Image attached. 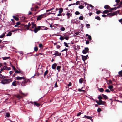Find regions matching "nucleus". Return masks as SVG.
Wrapping results in <instances>:
<instances>
[{
	"label": "nucleus",
	"instance_id": "nucleus-1",
	"mask_svg": "<svg viewBox=\"0 0 122 122\" xmlns=\"http://www.w3.org/2000/svg\"><path fill=\"white\" fill-rule=\"evenodd\" d=\"M12 80L11 79H3L1 80V83L3 84H8L10 82H11Z\"/></svg>",
	"mask_w": 122,
	"mask_h": 122
},
{
	"label": "nucleus",
	"instance_id": "nucleus-2",
	"mask_svg": "<svg viewBox=\"0 0 122 122\" xmlns=\"http://www.w3.org/2000/svg\"><path fill=\"white\" fill-rule=\"evenodd\" d=\"M31 28L30 29H29L28 30H31L32 31H34L35 33H36L39 30H40L41 28L40 26H38L37 28H35L34 30L31 29Z\"/></svg>",
	"mask_w": 122,
	"mask_h": 122
},
{
	"label": "nucleus",
	"instance_id": "nucleus-3",
	"mask_svg": "<svg viewBox=\"0 0 122 122\" xmlns=\"http://www.w3.org/2000/svg\"><path fill=\"white\" fill-rule=\"evenodd\" d=\"M46 17V13H44L43 14H42L38 16L37 18V20H39L45 17Z\"/></svg>",
	"mask_w": 122,
	"mask_h": 122
},
{
	"label": "nucleus",
	"instance_id": "nucleus-4",
	"mask_svg": "<svg viewBox=\"0 0 122 122\" xmlns=\"http://www.w3.org/2000/svg\"><path fill=\"white\" fill-rule=\"evenodd\" d=\"M30 81L29 79L26 80L25 78L24 79V81H22L21 83V85L22 86H25V84L27 83L28 82Z\"/></svg>",
	"mask_w": 122,
	"mask_h": 122
},
{
	"label": "nucleus",
	"instance_id": "nucleus-5",
	"mask_svg": "<svg viewBox=\"0 0 122 122\" xmlns=\"http://www.w3.org/2000/svg\"><path fill=\"white\" fill-rule=\"evenodd\" d=\"M117 11L113 12V13H110L108 14L107 15L109 16V17L112 16L117 14Z\"/></svg>",
	"mask_w": 122,
	"mask_h": 122
},
{
	"label": "nucleus",
	"instance_id": "nucleus-6",
	"mask_svg": "<svg viewBox=\"0 0 122 122\" xmlns=\"http://www.w3.org/2000/svg\"><path fill=\"white\" fill-rule=\"evenodd\" d=\"M89 48L88 47H86L82 51V52L84 54H86L89 52Z\"/></svg>",
	"mask_w": 122,
	"mask_h": 122
},
{
	"label": "nucleus",
	"instance_id": "nucleus-7",
	"mask_svg": "<svg viewBox=\"0 0 122 122\" xmlns=\"http://www.w3.org/2000/svg\"><path fill=\"white\" fill-rule=\"evenodd\" d=\"M81 56L82 57V59L84 62H85L86 60L88 58V55L86 56H83L82 55Z\"/></svg>",
	"mask_w": 122,
	"mask_h": 122
},
{
	"label": "nucleus",
	"instance_id": "nucleus-8",
	"mask_svg": "<svg viewBox=\"0 0 122 122\" xmlns=\"http://www.w3.org/2000/svg\"><path fill=\"white\" fill-rule=\"evenodd\" d=\"M31 24L29 22L28 25H25L24 26L26 28L27 30H29V27L31 26Z\"/></svg>",
	"mask_w": 122,
	"mask_h": 122
},
{
	"label": "nucleus",
	"instance_id": "nucleus-9",
	"mask_svg": "<svg viewBox=\"0 0 122 122\" xmlns=\"http://www.w3.org/2000/svg\"><path fill=\"white\" fill-rule=\"evenodd\" d=\"M55 52L53 54L56 56H61V53H59L58 51H55Z\"/></svg>",
	"mask_w": 122,
	"mask_h": 122
},
{
	"label": "nucleus",
	"instance_id": "nucleus-10",
	"mask_svg": "<svg viewBox=\"0 0 122 122\" xmlns=\"http://www.w3.org/2000/svg\"><path fill=\"white\" fill-rule=\"evenodd\" d=\"M57 66V64L56 63H54L53 64L52 66V68L53 69H55L56 68V67Z\"/></svg>",
	"mask_w": 122,
	"mask_h": 122
},
{
	"label": "nucleus",
	"instance_id": "nucleus-11",
	"mask_svg": "<svg viewBox=\"0 0 122 122\" xmlns=\"http://www.w3.org/2000/svg\"><path fill=\"white\" fill-rule=\"evenodd\" d=\"M92 117H91L90 116H87L86 115H85L84 117H83V118H87L88 119L91 120V119L92 118Z\"/></svg>",
	"mask_w": 122,
	"mask_h": 122
},
{
	"label": "nucleus",
	"instance_id": "nucleus-12",
	"mask_svg": "<svg viewBox=\"0 0 122 122\" xmlns=\"http://www.w3.org/2000/svg\"><path fill=\"white\" fill-rule=\"evenodd\" d=\"M31 24H32V26L31 27V28L33 29L34 28V27H37H37L36 26V25L33 22H32L31 23Z\"/></svg>",
	"mask_w": 122,
	"mask_h": 122
},
{
	"label": "nucleus",
	"instance_id": "nucleus-13",
	"mask_svg": "<svg viewBox=\"0 0 122 122\" xmlns=\"http://www.w3.org/2000/svg\"><path fill=\"white\" fill-rule=\"evenodd\" d=\"M102 95L105 99H108V97L105 95L102 94Z\"/></svg>",
	"mask_w": 122,
	"mask_h": 122
},
{
	"label": "nucleus",
	"instance_id": "nucleus-14",
	"mask_svg": "<svg viewBox=\"0 0 122 122\" xmlns=\"http://www.w3.org/2000/svg\"><path fill=\"white\" fill-rule=\"evenodd\" d=\"M104 8L106 9H110V6L108 5H106L104 6Z\"/></svg>",
	"mask_w": 122,
	"mask_h": 122
},
{
	"label": "nucleus",
	"instance_id": "nucleus-15",
	"mask_svg": "<svg viewBox=\"0 0 122 122\" xmlns=\"http://www.w3.org/2000/svg\"><path fill=\"white\" fill-rule=\"evenodd\" d=\"M59 13L61 14L63 12V9L62 8H59Z\"/></svg>",
	"mask_w": 122,
	"mask_h": 122
},
{
	"label": "nucleus",
	"instance_id": "nucleus-16",
	"mask_svg": "<svg viewBox=\"0 0 122 122\" xmlns=\"http://www.w3.org/2000/svg\"><path fill=\"white\" fill-rule=\"evenodd\" d=\"M110 12V10H105L103 11L102 12V13L103 14H107Z\"/></svg>",
	"mask_w": 122,
	"mask_h": 122
},
{
	"label": "nucleus",
	"instance_id": "nucleus-17",
	"mask_svg": "<svg viewBox=\"0 0 122 122\" xmlns=\"http://www.w3.org/2000/svg\"><path fill=\"white\" fill-rule=\"evenodd\" d=\"M34 105L38 107H39L40 105V104H39L36 102H34Z\"/></svg>",
	"mask_w": 122,
	"mask_h": 122
},
{
	"label": "nucleus",
	"instance_id": "nucleus-18",
	"mask_svg": "<svg viewBox=\"0 0 122 122\" xmlns=\"http://www.w3.org/2000/svg\"><path fill=\"white\" fill-rule=\"evenodd\" d=\"M21 23L20 22H18L16 23V25H15L14 27H19L18 26V25L20 24Z\"/></svg>",
	"mask_w": 122,
	"mask_h": 122
},
{
	"label": "nucleus",
	"instance_id": "nucleus-19",
	"mask_svg": "<svg viewBox=\"0 0 122 122\" xmlns=\"http://www.w3.org/2000/svg\"><path fill=\"white\" fill-rule=\"evenodd\" d=\"M13 17L16 21H18L19 20V19L16 16H13Z\"/></svg>",
	"mask_w": 122,
	"mask_h": 122
},
{
	"label": "nucleus",
	"instance_id": "nucleus-20",
	"mask_svg": "<svg viewBox=\"0 0 122 122\" xmlns=\"http://www.w3.org/2000/svg\"><path fill=\"white\" fill-rule=\"evenodd\" d=\"M116 7H115L114 8H111L110 9V10L111 11L112 10H116Z\"/></svg>",
	"mask_w": 122,
	"mask_h": 122
},
{
	"label": "nucleus",
	"instance_id": "nucleus-21",
	"mask_svg": "<svg viewBox=\"0 0 122 122\" xmlns=\"http://www.w3.org/2000/svg\"><path fill=\"white\" fill-rule=\"evenodd\" d=\"M61 68V66H57V68L56 69L57 70H58V72H59L60 71V68Z\"/></svg>",
	"mask_w": 122,
	"mask_h": 122
},
{
	"label": "nucleus",
	"instance_id": "nucleus-22",
	"mask_svg": "<svg viewBox=\"0 0 122 122\" xmlns=\"http://www.w3.org/2000/svg\"><path fill=\"white\" fill-rule=\"evenodd\" d=\"M10 57H3L2 58L3 60H6L9 59H10Z\"/></svg>",
	"mask_w": 122,
	"mask_h": 122
},
{
	"label": "nucleus",
	"instance_id": "nucleus-23",
	"mask_svg": "<svg viewBox=\"0 0 122 122\" xmlns=\"http://www.w3.org/2000/svg\"><path fill=\"white\" fill-rule=\"evenodd\" d=\"M24 78L23 77H18L16 78V79L17 80H21L22 79H24Z\"/></svg>",
	"mask_w": 122,
	"mask_h": 122
},
{
	"label": "nucleus",
	"instance_id": "nucleus-24",
	"mask_svg": "<svg viewBox=\"0 0 122 122\" xmlns=\"http://www.w3.org/2000/svg\"><path fill=\"white\" fill-rule=\"evenodd\" d=\"M99 102L101 104H103L104 103H105V102L101 100H99Z\"/></svg>",
	"mask_w": 122,
	"mask_h": 122
},
{
	"label": "nucleus",
	"instance_id": "nucleus-25",
	"mask_svg": "<svg viewBox=\"0 0 122 122\" xmlns=\"http://www.w3.org/2000/svg\"><path fill=\"white\" fill-rule=\"evenodd\" d=\"M120 76V77L122 76V70L119 71L118 72Z\"/></svg>",
	"mask_w": 122,
	"mask_h": 122
},
{
	"label": "nucleus",
	"instance_id": "nucleus-26",
	"mask_svg": "<svg viewBox=\"0 0 122 122\" xmlns=\"http://www.w3.org/2000/svg\"><path fill=\"white\" fill-rule=\"evenodd\" d=\"M66 36V35H64V39H65L67 40H68L69 38V36Z\"/></svg>",
	"mask_w": 122,
	"mask_h": 122
},
{
	"label": "nucleus",
	"instance_id": "nucleus-27",
	"mask_svg": "<svg viewBox=\"0 0 122 122\" xmlns=\"http://www.w3.org/2000/svg\"><path fill=\"white\" fill-rule=\"evenodd\" d=\"M83 81V78H80L79 80V82L81 84Z\"/></svg>",
	"mask_w": 122,
	"mask_h": 122
},
{
	"label": "nucleus",
	"instance_id": "nucleus-28",
	"mask_svg": "<svg viewBox=\"0 0 122 122\" xmlns=\"http://www.w3.org/2000/svg\"><path fill=\"white\" fill-rule=\"evenodd\" d=\"M104 91V89L103 88H101L99 89V91L101 92H103Z\"/></svg>",
	"mask_w": 122,
	"mask_h": 122
},
{
	"label": "nucleus",
	"instance_id": "nucleus-29",
	"mask_svg": "<svg viewBox=\"0 0 122 122\" xmlns=\"http://www.w3.org/2000/svg\"><path fill=\"white\" fill-rule=\"evenodd\" d=\"M12 33L11 31L9 32L6 35L7 36H10L12 35Z\"/></svg>",
	"mask_w": 122,
	"mask_h": 122
},
{
	"label": "nucleus",
	"instance_id": "nucleus-30",
	"mask_svg": "<svg viewBox=\"0 0 122 122\" xmlns=\"http://www.w3.org/2000/svg\"><path fill=\"white\" fill-rule=\"evenodd\" d=\"M6 32H5L4 33H3V34L0 36V38H3Z\"/></svg>",
	"mask_w": 122,
	"mask_h": 122
},
{
	"label": "nucleus",
	"instance_id": "nucleus-31",
	"mask_svg": "<svg viewBox=\"0 0 122 122\" xmlns=\"http://www.w3.org/2000/svg\"><path fill=\"white\" fill-rule=\"evenodd\" d=\"M65 30V28L63 27H62L60 29V30L61 31H64Z\"/></svg>",
	"mask_w": 122,
	"mask_h": 122
},
{
	"label": "nucleus",
	"instance_id": "nucleus-32",
	"mask_svg": "<svg viewBox=\"0 0 122 122\" xmlns=\"http://www.w3.org/2000/svg\"><path fill=\"white\" fill-rule=\"evenodd\" d=\"M48 72V70H47L46 71H45L44 73V77H45V76L47 74Z\"/></svg>",
	"mask_w": 122,
	"mask_h": 122
},
{
	"label": "nucleus",
	"instance_id": "nucleus-33",
	"mask_svg": "<svg viewBox=\"0 0 122 122\" xmlns=\"http://www.w3.org/2000/svg\"><path fill=\"white\" fill-rule=\"evenodd\" d=\"M95 18L97 19L98 20H101V18L99 16H97Z\"/></svg>",
	"mask_w": 122,
	"mask_h": 122
},
{
	"label": "nucleus",
	"instance_id": "nucleus-34",
	"mask_svg": "<svg viewBox=\"0 0 122 122\" xmlns=\"http://www.w3.org/2000/svg\"><path fill=\"white\" fill-rule=\"evenodd\" d=\"M84 7V6L82 5H80L79 6L78 8L80 9H82Z\"/></svg>",
	"mask_w": 122,
	"mask_h": 122
},
{
	"label": "nucleus",
	"instance_id": "nucleus-35",
	"mask_svg": "<svg viewBox=\"0 0 122 122\" xmlns=\"http://www.w3.org/2000/svg\"><path fill=\"white\" fill-rule=\"evenodd\" d=\"M98 98L99 99V100H101L103 99L102 97L100 95H99L98 97Z\"/></svg>",
	"mask_w": 122,
	"mask_h": 122
},
{
	"label": "nucleus",
	"instance_id": "nucleus-36",
	"mask_svg": "<svg viewBox=\"0 0 122 122\" xmlns=\"http://www.w3.org/2000/svg\"><path fill=\"white\" fill-rule=\"evenodd\" d=\"M54 9V8H52L50 9L49 10H47L46 11V12H48L49 11H51V10H52L53 9Z\"/></svg>",
	"mask_w": 122,
	"mask_h": 122
},
{
	"label": "nucleus",
	"instance_id": "nucleus-37",
	"mask_svg": "<svg viewBox=\"0 0 122 122\" xmlns=\"http://www.w3.org/2000/svg\"><path fill=\"white\" fill-rule=\"evenodd\" d=\"M64 45L66 47H68L69 46L68 45L67 43L66 42H64Z\"/></svg>",
	"mask_w": 122,
	"mask_h": 122
},
{
	"label": "nucleus",
	"instance_id": "nucleus-38",
	"mask_svg": "<svg viewBox=\"0 0 122 122\" xmlns=\"http://www.w3.org/2000/svg\"><path fill=\"white\" fill-rule=\"evenodd\" d=\"M42 28H43V29L41 28L42 30L44 29L45 30H47L48 29V28L45 27H43Z\"/></svg>",
	"mask_w": 122,
	"mask_h": 122
},
{
	"label": "nucleus",
	"instance_id": "nucleus-39",
	"mask_svg": "<svg viewBox=\"0 0 122 122\" xmlns=\"http://www.w3.org/2000/svg\"><path fill=\"white\" fill-rule=\"evenodd\" d=\"M85 5H86V4L88 5H89L90 7H92V8L94 7L91 4H87L86 3H85Z\"/></svg>",
	"mask_w": 122,
	"mask_h": 122
},
{
	"label": "nucleus",
	"instance_id": "nucleus-40",
	"mask_svg": "<svg viewBox=\"0 0 122 122\" xmlns=\"http://www.w3.org/2000/svg\"><path fill=\"white\" fill-rule=\"evenodd\" d=\"M79 19L81 20H82L83 19V16H81L79 18Z\"/></svg>",
	"mask_w": 122,
	"mask_h": 122
},
{
	"label": "nucleus",
	"instance_id": "nucleus-41",
	"mask_svg": "<svg viewBox=\"0 0 122 122\" xmlns=\"http://www.w3.org/2000/svg\"><path fill=\"white\" fill-rule=\"evenodd\" d=\"M78 91L79 92H85V90H82L80 89H78Z\"/></svg>",
	"mask_w": 122,
	"mask_h": 122
},
{
	"label": "nucleus",
	"instance_id": "nucleus-42",
	"mask_svg": "<svg viewBox=\"0 0 122 122\" xmlns=\"http://www.w3.org/2000/svg\"><path fill=\"white\" fill-rule=\"evenodd\" d=\"M34 50L35 51L37 52L38 50V48L37 47H35Z\"/></svg>",
	"mask_w": 122,
	"mask_h": 122
},
{
	"label": "nucleus",
	"instance_id": "nucleus-43",
	"mask_svg": "<svg viewBox=\"0 0 122 122\" xmlns=\"http://www.w3.org/2000/svg\"><path fill=\"white\" fill-rule=\"evenodd\" d=\"M105 92L109 93H110V91L108 89H106L105 90Z\"/></svg>",
	"mask_w": 122,
	"mask_h": 122
},
{
	"label": "nucleus",
	"instance_id": "nucleus-44",
	"mask_svg": "<svg viewBox=\"0 0 122 122\" xmlns=\"http://www.w3.org/2000/svg\"><path fill=\"white\" fill-rule=\"evenodd\" d=\"M108 88L111 90L113 88V86H108Z\"/></svg>",
	"mask_w": 122,
	"mask_h": 122
},
{
	"label": "nucleus",
	"instance_id": "nucleus-45",
	"mask_svg": "<svg viewBox=\"0 0 122 122\" xmlns=\"http://www.w3.org/2000/svg\"><path fill=\"white\" fill-rule=\"evenodd\" d=\"M68 49L67 48H65V49H64V50H62L61 51V52H62L64 51H66V52H67V51Z\"/></svg>",
	"mask_w": 122,
	"mask_h": 122
},
{
	"label": "nucleus",
	"instance_id": "nucleus-46",
	"mask_svg": "<svg viewBox=\"0 0 122 122\" xmlns=\"http://www.w3.org/2000/svg\"><path fill=\"white\" fill-rule=\"evenodd\" d=\"M75 14L76 15H78L80 14V12H79V11H76V12H75Z\"/></svg>",
	"mask_w": 122,
	"mask_h": 122
},
{
	"label": "nucleus",
	"instance_id": "nucleus-47",
	"mask_svg": "<svg viewBox=\"0 0 122 122\" xmlns=\"http://www.w3.org/2000/svg\"><path fill=\"white\" fill-rule=\"evenodd\" d=\"M59 39L60 40H63L64 39V37H63L62 36H61L59 38Z\"/></svg>",
	"mask_w": 122,
	"mask_h": 122
},
{
	"label": "nucleus",
	"instance_id": "nucleus-48",
	"mask_svg": "<svg viewBox=\"0 0 122 122\" xmlns=\"http://www.w3.org/2000/svg\"><path fill=\"white\" fill-rule=\"evenodd\" d=\"M10 116V114L9 113H6V116L7 117H9Z\"/></svg>",
	"mask_w": 122,
	"mask_h": 122
},
{
	"label": "nucleus",
	"instance_id": "nucleus-49",
	"mask_svg": "<svg viewBox=\"0 0 122 122\" xmlns=\"http://www.w3.org/2000/svg\"><path fill=\"white\" fill-rule=\"evenodd\" d=\"M15 71V73H20V71H18V70H16Z\"/></svg>",
	"mask_w": 122,
	"mask_h": 122
},
{
	"label": "nucleus",
	"instance_id": "nucleus-50",
	"mask_svg": "<svg viewBox=\"0 0 122 122\" xmlns=\"http://www.w3.org/2000/svg\"><path fill=\"white\" fill-rule=\"evenodd\" d=\"M88 39L90 40H91L92 39L91 36L90 35H89V36H88Z\"/></svg>",
	"mask_w": 122,
	"mask_h": 122
},
{
	"label": "nucleus",
	"instance_id": "nucleus-51",
	"mask_svg": "<svg viewBox=\"0 0 122 122\" xmlns=\"http://www.w3.org/2000/svg\"><path fill=\"white\" fill-rule=\"evenodd\" d=\"M80 4V1H77L75 4H76V5H79Z\"/></svg>",
	"mask_w": 122,
	"mask_h": 122
},
{
	"label": "nucleus",
	"instance_id": "nucleus-52",
	"mask_svg": "<svg viewBox=\"0 0 122 122\" xmlns=\"http://www.w3.org/2000/svg\"><path fill=\"white\" fill-rule=\"evenodd\" d=\"M101 111V109L100 108H98L97 109V111L98 112H100Z\"/></svg>",
	"mask_w": 122,
	"mask_h": 122
},
{
	"label": "nucleus",
	"instance_id": "nucleus-53",
	"mask_svg": "<svg viewBox=\"0 0 122 122\" xmlns=\"http://www.w3.org/2000/svg\"><path fill=\"white\" fill-rule=\"evenodd\" d=\"M55 87H58V85H57V82H56L55 83V86H54Z\"/></svg>",
	"mask_w": 122,
	"mask_h": 122
},
{
	"label": "nucleus",
	"instance_id": "nucleus-54",
	"mask_svg": "<svg viewBox=\"0 0 122 122\" xmlns=\"http://www.w3.org/2000/svg\"><path fill=\"white\" fill-rule=\"evenodd\" d=\"M86 26L88 28H89L90 26V25L89 24H86Z\"/></svg>",
	"mask_w": 122,
	"mask_h": 122
},
{
	"label": "nucleus",
	"instance_id": "nucleus-55",
	"mask_svg": "<svg viewBox=\"0 0 122 122\" xmlns=\"http://www.w3.org/2000/svg\"><path fill=\"white\" fill-rule=\"evenodd\" d=\"M101 13L100 11L98 10L96 12V13L97 14H99Z\"/></svg>",
	"mask_w": 122,
	"mask_h": 122
},
{
	"label": "nucleus",
	"instance_id": "nucleus-56",
	"mask_svg": "<svg viewBox=\"0 0 122 122\" xmlns=\"http://www.w3.org/2000/svg\"><path fill=\"white\" fill-rule=\"evenodd\" d=\"M95 101H96V102L99 105H101V104L99 102V101L98 102L97 100H96Z\"/></svg>",
	"mask_w": 122,
	"mask_h": 122
},
{
	"label": "nucleus",
	"instance_id": "nucleus-57",
	"mask_svg": "<svg viewBox=\"0 0 122 122\" xmlns=\"http://www.w3.org/2000/svg\"><path fill=\"white\" fill-rule=\"evenodd\" d=\"M42 46H43V45L42 44L40 43L39 44V47H40L41 48V47H42Z\"/></svg>",
	"mask_w": 122,
	"mask_h": 122
},
{
	"label": "nucleus",
	"instance_id": "nucleus-58",
	"mask_svg": "<svg viewBox=\"0 0 122 122\" xmlns=\"http://www.w3.org/2000/svg\"><path fill=\"white\" fill-rule=\"evenodd\" d=\"M1 78H2L3 79H4L6 78V77L4 76H3V75L2 76H2L1 77Z\"/></svg>",
	"mask_w": 122,
	"mask_h": 122
},
{
	"label": "nucleus",
	"instance_id": "nucleus-59",
	"mask_svg": "<svg viewBox=\"0 0 122 122\" xmlns=\"http://www.w3.org/2000/svg\"><path fill=\"white\" fill-rule=\"evenodd\" d=\"M12 85L14 86H16V84L13 82L12 83Z\"/></svg>",
	"mask_w": 122,
	"mask_h": 122
},
{
	"label": "nucleus",
	"instance_id": "nucleus-60",
	"mask_svg": "<svg viewBox=\"0 0 122 122\" xmlns=\"http://www.w3.org/2000/svg\"><path fill=\"white\" fill-rule=\"evenodd\" d=\"M11 68L9 67H7L6 68V70H9Z\"/></svg>",
	"mask_w": 122,
	"mask_h": 122
},
{
	"label": "nucleus",
	"instance_id": "nucleus-61",
	"mask_svg": "<svg viewBox=\"0 0 122 122\" xmlns=\"http://www.w3.org/2000/svg\"><path fill=\"white\" fill-rule=\"evenodd\" d=\"M121 7V4H120V5H119L117 7H116V9H117L120 8Z\"/></svg>",
	"mask_w": 122,
	"mask_h": 122
},
{
	"label": "nucleus",
	"instance_id": "nucleus-62",
	"mask_svg": "<svg viewBox=\"0 0 122 122\" xmlns=\"http://www.w3.org/2000/svg\"><path fill=\"white\" fill-rule=\"evenodd\" d=\"M71 84H72L71 82H69V84L68 85V86H71Z\"/></svg>",
	"mask_w": 122,
	"mask_h": 122
},
{
	"label": "nucleus",
	"instance_id": "nucleus-63",
	"mask_svg": "<svg viewBox=\"0 0 122 122\" xmlns=\"http://www.w3.org/2000/svg\"><path fill=\"white\" fill-rule=\"evenodd\" d=\"M12 67L13 69L15 71L16 70V69L14 66H12Z\"/></svg>",
	"mask_w": 122,
	"mask_h": 122
},
{
	"label": "nucleus",
	"instance_id": "nucleus-64",
	"mask_svg": "<svg viewBox=\"0 0 122 122\" xmlns=\"http://www.w3.org/2000/svg\"><path fill=\"white\" fill-rule=\"evenodd\" d=\"M89 43V41H88V40L86 42V43L87 44H88Z\"/></svg>",
	"mask_w": 122,
	"mask_h": 122
}]
</instances>
